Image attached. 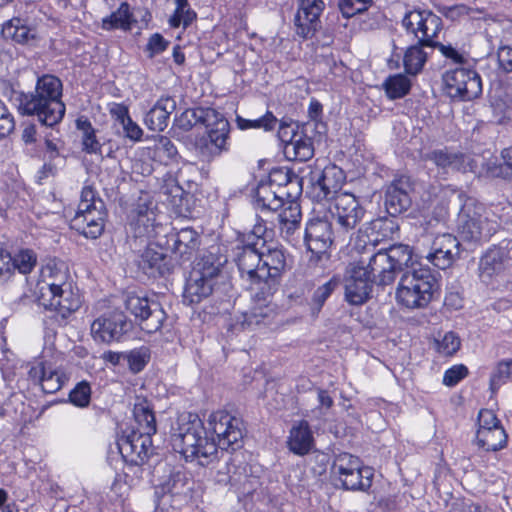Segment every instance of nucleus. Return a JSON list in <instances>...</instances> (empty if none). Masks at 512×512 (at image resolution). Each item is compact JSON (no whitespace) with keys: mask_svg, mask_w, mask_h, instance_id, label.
<instances>
[{"mask_svg":"<svg viewBox=\"0 0 512 512\" xmlns=\"http://www.w3.org/2000/svg\"><path fill=\"white\" fill-rule=\"evenodd\" d=\"M34 293L41 306L57 312L62 318L81 306L80 295L75 290L67 266L62 262L49 261L41 268Z\"/></svg>","mask_w":512,"mask_h":512,"instance_id":"1","label":"nucleus"},{"mask_svg":"<svg viewBox=\"0 0 512 512\" xmlns=\"http://www.w3.org/2000/svg\"><path fill=\"white\" fill-rule=\"evenodd\" d=\"M62 91L63 85L58 77L43 75L38 78L33 92L20 96L19 111L25 115L36 116L41 124L53 127L65 115Z\"/></svg>","mask_w":512,"mask_h":512,"instance_id":"2","label":"nucleus"},{"mask_svg":"<svg viewBox=\"0 0 512 512\" xmlns=\"http://www.w3.org/2000/svg\"><path fill=\"white\" fill-rule=\"evenodd\" d=\"M210 437H201L194 428L180 429L174 435V446L182 448H204L211 444L217 448H228L243 439V423L224 410L212 412L207 420Z\"/></svg>","mask_w":512,"mask_h":512,"instance_id":"3","label":"nucleus"},{"mask_svg":"<svg viewBox=\"0 0 512 512\" xmlns=\"http://www.w3.org/2000/svg\"><path fill=\"white\" fill-rule=\"evenodd\" d=\"M227 261L228 257L222 247L211 246L190 272L184 289V302L192 305L210 296Z\"/></svg>","mask_w":512,"mask_h":512,"instance_id":"4","label":"nucleus"},{"mask_svg":"<svg viewBox=\"0 0 512 512\" xmlns=\"http://www.w3.org/2000/svg\"><path fill=\"white\" fill-rule=\"evenodd\" d=\"M261 258L260 306H253L249 316V322L256 324L273 313L271 299L278 291L282 275L287 268V254L282 247L269 248L266 252H261Z\"/></svg>","mask_w":512,"mask_h":512,"instance_id":"5","label":"nucleus"},{"mask_svg":"<svg viewBox=\"0 0 512 512\" xmlns=\"http://www.w3.org/2000/svg\"><path fill=\"white\" fill-rule=\"evenodd\" d=\"M436 288V278L429 267L413 266L402 275L396 299L401 306L408 309L425 308L431 302Z\"/></svg>","mask_w":512,"mask_h":512,"instance_id":"6","label":"nucleus"},{"mask_svg":"<svg viewBox=\"0 0 512 512\" xmlns=\"http://www.w3.org/2000/svg\"><path fill=\"white\" fill-rule=\"evenodd\" d=\"M499 224L495 215L483 204L467 198L458 215V232L463 241L480 244L496 233Z\"/></svg>","mask_w":512,"mask_h":512,"instance_id":"7","label":"nucleus"},{"mask_svg":"<svg viewBox=\"0 0 512 512\" xmlns=\"http://www.w3.org/2000/svg\"><path fill=\"white\" fill-rule=\"evenodd\" d=\"M133 415L136 426L122 430L117 438L118 448L129 445L131 448H150L152 436L157 431L156 419L152 407L147 400L135 403Z\"/></svg>","mask_w":512,"mask_h":512,"instance_id":"8","label":"nucleus"},{"mask_svg":"<svg viewBox=\"0 0 512 512\" xmlns=\"http://www.w3.org/2000/svg\"><path fill=\"white\" fill-rule=\"evenodd\" d=\"M261 252L256 249V244L248 242L238 244L233 249V261L235 262L241 279L251 291L254 306H260L261 288Z\"/></svg>","mask_w":512,"mask_h":512,"instance_id":"9","label":"nucleus"},{"mask_svg":"<svg viewBox=\"0 0 512 512\" xmlns=\"http://www.w3.org/2000/svg\"><path fill=\"white\" fill-rule=\"evenodd\" d=\"M329 212L337 228L339 237H345L352 232L364 217L365 210L356 197L348 192L337 194L329 204Z\"/></svg>","mask_w":512,"mask_h":512,"instance_id":"10","label":"nucleus"},{"mask_svg":"<svg viewBox=\"0 0 512 512\" xmlns=\"http://www.w3.org/2000/svg\"><path fill=\"white\" fill-rule=\"evenodd\" d=\"M125 308L140 321L141 328L147 333L160 330L166 319L161 304L146 295L129 293L125 298Z\"/></svg>","mask_w":512,"mask_h":512,"instance_id":"11","label":"nucleus"},{"mask_svg":"<svg viewBox=\"0 0 512 512\" xmlns=\"http://www.w3.org/2000/svg\"><path fill=\"white\" fill-rule=\"evenodd\" d=\"M402 25L414 34L420 46L433 47L438 44V34L443 29L442 19L428 10H412L405 14Z\"/></svg>","mask_w":512,"mask_h":512,"instance_id":"12","label":"nucleus"},{"mask_svg":"<svg viewBox=\"0 0 512 512\" xmlns=\"http://www.w3.org/2000/svg\"><path fill=\"white\" fill-rule=\"evenodd\" d=\"M447 94L454 99L470 101L482 93L480 75L472 69L456 68L443 75Z\"/></svg>","mask_w":512,"mask_h":512,"instance_id":"13","label":"nucleus"},{"mask_svg":"<svg viewBox=\"0 0 512 512\" xmlns=\"http://www.w3.org/2000/svg\"><path fill=\"white\" fill-rule=\"evenodd\" d=\"M373 282L367 272L355 262L350 263L344 276V297L350 305H362L368 301L372 292Z\"/></svg>","mask_w":512,"mask_h":512,"instance_id":"14","label":"nucleus"},{"mask_svg":"<svg viewBox=\"0 0 512 512\" xmlns=\"http://www.w3.org/2000/svg\"><path fill=\"white\" fill-rule=\"evenodd\" d=\"M127 329L126 317L121 312H111L100 316L91 325L94 340L103 343L119 341Z\"/></svg>","mask_w":512,"mask_h":512,"instance_id":"15","label":"nucleus"},{"mask_svg":"<svg viewBox=\"0 0 512 512\" xmlns=\"http://www.w3.org/2000/svg\"><path fill=\"white\" fill-rule=\"evenodd\" d=\"M325 8L322 0H298V10L295 15L297 35L311 38L320 27V15Z\"/></svg>","mask_w":512,"mask_h":512,"instance_id":"16","label":"nucleus"},{"mask_svg":"<svg viewBox=\"0 0 512 512\" xmlns=\"http://www.w3.org/2000/svg\"><path fill=\"white\" fill-rule=\"evenodd\" d=\"M193 487L189 478L182 473H175L160 486L155 488V496L159 502L165 495H170L171 506L182 508L192 499Z\"/></svg>","mask_w":512,"mask_h":512,"instance_id":"17","label":"nucleus"},{"mask_svg":"<svg viewBox=\"0 0 512 512\" xmlns=\"http://www.w3.org/2000/svg\"><path fill=\"white\" fill-rule=\"evenodd\" d=\"M313 193L317 200H328L331 202L333 198L340 194V189L345 182L343 170L336 165L326 166L317 177L313 176Z\"/></svg>","mask_w":512,"mask_h":512,"instance_id":"18","label":"nucleus"},{"mask_svg":"<svg viewBox=\"0 0 512 512\" xmlns=\"http://www.w3.org/2000/svg\"><path fill=\"white\" fill-rule=\"evenodd\" d=\"M215 122L207 131V138L204 139L200 151L204 156L216 157L224 152H228L230 148L229 133L230 124L219 113L213 117Z\"/></svg>","mask_w":512,"mask_h":512,"instance_id":"19","label":"nucleus"},{"mask_svg":"<svg viewBox=\"0 0 512 512\" xmlns=\"http://www.w3.org/2000/svg\"><path fill=\"white\" fill-rule=\"evenodd\" d=\"M460 254V242L452 234H442L435 237L431 252L426 259L439 269L450 267Z\"/></svg>","mask_w":512,"mask_h":512,"instance_id":"20","label":"nucleus"},{"mask_svg":"<svg viewBox=\"0 0 512 512\" xmlns=\"http://www.w3.org/2000/svg\"><path fill=\"white\" fill-rule=\"evenodd\" d=\"M29 378L39 384L43 392L52 394L59 391L66 381L65 374L50 363L36 361L29 364Z\"/></svg>","mask_w":512,"mask_h":512,"instance_id":"21","label":"nucleus"},{"mask_svg":"<svg viewBox=\"0 0 512 512\" xmlns=\"http://www.w3.org/2000/svg\"><path fill=\"white\" fill-rule=\"evenodd\" d=\"M410 191L411 183L405 176L394 179L388 185L385 193V206L390 215L396 216L410 207Z\"/></svg>","mask_w":512,"mask_h":512,"instance_id":"22","label":"nucleus"},{"mask_svg":"<svg viewBox=\"0 0 512 512\" xmlns=\"http://www.w3.org/2000/svg\"><path fill=\"white\" fill-rule=\"evenodd\" d=\"M354 262L361 264L372 282L378 280L380 285H389L396 278L397 274L393 269V264L388 262L386 253L383 250L371 255L368 259L362 257Z\"/></svg>","mask_w":512,"mask_h":512,"instance_id":"23","label":"nucleus"},{"mask_svg":"<svg viewBox=\"0 0 512 512\" xmlns=\"http://www.w3.org/2000/svg\"><path fill=\"white\" fill-rule=\"evenodd\" d=\"M304 243L307 249L330 250L333 243L331 222L324 218L310 219L306 224Z\"/></svg>","mask_w":512,"mask_h":512,"instance_id":"24","label":"nucleus"},{"mask_svg":"<svg viewBox=\"0 0 512 512\" xmlns=\"http://www.w3.org/2000/svg\"><path fill=\"white\" fill-rule=\"evenodd\" d=\"M139 268L149 277L163 276L172 269L170 258L165 250L157 245H149L141 254Z\"/></svg>","mask_w":512,"mask_h":512,"instance_id":"25","label":"nucleus"},{"mask_svg":"<svg viewBox=\"0 0 512 512\" xmlns=\"http://www.w3.org/2000/svg\"><path fill=\"white\" fill-rule=\"evenodd\" d=\"M106 208L95 209L84 215H75L71 219V227L86 238L96 239L102 235L105 227Z\"/></svg>","mask_w":512,"mask_h":512,"instance_id":"26","label":"nucleus"},{"mask_svg":"<svg viewBox=\"0 0 512 512\" xmlns=\"http://www.w3.org/2000/svg\"><path fill=\"white\" fill-rule=\"evenodd\" d=\"M172 238V252L182 262L191 260L201 244L199 233L190 227L182 228L172 235Z\"/></svg>","mask_w":512,"mask_h":512,"instance_id":"27","label":"nucleus"},{"mask_svg":"<svg viewBox=\"0 0 512 512\" xmlns=\"http://www.w3.org/2000/svg\"><path fill=\"white\" fill-rule=\"evenodd\" d=\"M176 109V102L171 97H161L146 113L144 124L151 131L161 132L168 126L171 113Z\"/></svg>","mask_w":512,"mask_h":512,"instance_id":"28","label":"nucleus"},{"mask_svg":"<svg viewBox=\"0 0 512 512\" xmlns=\"http://www.w3.org/2000/svg\"><path fill=\"white\" fill-rule=\"evenodd\" d=\"M280 212L277 213L278 227L281 235L289 240L300 228L301 208L297 201L284 202Z\"/></svg>","mask_w":512,"mask_h":512,"instance_id":"29","label":"nucleus"},{"mask_svg":"<svg viewBox=\"0 0 512 512\" xmlns=\"http://www.w3.org/2000/svg\"><path fill=\"white\" fill-rule=\"evenodd\" d=\"M425 161H431L444 172L465 170V155L452 152L447 148L435 149L423 156Z\"/></svg>","mask_w":512,"mask_h":512,"instance_id":"30","label":"nucleus"},{"mask_svg":"<svg viewBox=\"0 0 512 512\" xmlns=\"http://www.w3.org/2000/svg\"><path fill=\"white\" fill-rule=\"evenodd\" d=\"M284 205L280 190L261 182L255 191V206L261 212H277Z\"/></svg>","mask_w":512,"mask_h":512,"instance_id":"31","label":"nucleus"},{"mask_svg":"<svg viewBox=\"0 0 512 512\" xmlns=\"http://www.w3.org/2000/svg\"><path fill=\"white\" fill-rule=\"evenodd\" d=\"M284 154L287 159L305 162L314 155L313 141L303 134H294L292 139L284 145Z\"/></svg>","mask_w":512,"mask_h":512,"instance_id":"32","label":"nucleus"},{"mask_svg":"<svg viewBox=\"0 0 512 512\" xmlns=\"http://www.w3.org/2000/svg\"><path fill=\"white\" fill-rule=\"evenodd\" d=\"M136 22L130 5L122 2L118 9L102 19L101 28L106 31L120 29L129 31Z\"/></svg>","mask_w":512,"mask_h":512,"instance_id":"33","label":"nucleus"},{"mask_svg":"<svg viewBox=\"0 0 512 512\" xmlns=\"http://www.w3.org/2000/svg\"><path fill=\"white\" fill-rule=\"evenodd\" d=\"M383 252L386 253L388 262L393 264V269L395 270L396 274L403 270L404 267L409 270L413 266L419 267V265H422L418 261L414 260L413 251L408 245H393L389 249L383 250Z\"/></svg>","mask_w":512,"mask_h":512,"instance_id":"34","label":"nucleus"},{"mask_svg":"<svg viewBox=\"0 0 512 512\" xmlns=\"http://www.w3.org/2000/svg\"><path fill=\"white\" fill-rule=\"evenodd\" d=\"M1 33L5 39H10L18 44H26L35 37L33 30L26 24V21L19 17H14L5 22Z\"/></svg>","mask_w":512,"mask_h":512,"instance_id":"35","label":"nucleus"},{"mask_svg":"<svg viewBox=\"0 0 512 512\" xmlns=\"http://www.w3.org/2000/svg\"><path fill=\"white\" fill-rule=\"evenodd\" d=\"M505 254L499 248L489 249L480 259L479 272L480 277L490 279L499 274L504 269Z\"/></svg>","mask_w":512,"mask_h":512,"instance_id":"36","label":"nucleus"},{"mask_svg":"<svg viewBox=\"0 0 512 512\" xmlns=\"http://www.w3.org/2000/svg\"><path fill=\"white\" fill-rule=\"evenodd\" d=\"M364 469H371L365 466L361 459L354 456L346 451L340 452L334 459L332 470L338 479L348 476L357 471H363Z\"/></svg>","mask_w":512,"mask_h":512,"instance_id":"37","label":"nucleus"},{"mask_svg":"<svg viewBox=\"0 0 512 512\" xmlns=\"http://www.w3.org/2000/svg\"><path fill=\"white\" fill-rule=\"evenodd\" d=\"M507 434L503 426L493 429H478L476 433L477 445L487 448H504L507 443Z\"/></svg>","mask_w":512,"mask_h":512,"instance_id":"38","label":"nucleus"},{"mask_svg":"<svg viewBox=\"0 0 512 512\" xmlns=\"http://www.w3.org/2000/svg\"><path fill=\"white\" fill-rule=\"evenodd\" d=\"M424 46L420 43L410 46L403 57L405 72L409 75L420 73L427 61V54L423 51Z\"/></svg>","mask_w":512,"mask_h":512,"instance_id":"39","label":"nucleus"},{"mask_svg":"<svg viewBox=\"0 0 512 512\" xmlns=\"http://www.w3.org/2000/svg\"><path fill=\"white\" fill-rule=\"evenodd\" d=\"M373 469H364L339 479L343 489L350 491H367L372 485Z\"/></svg>","mask_w":512,"mask_h":512,"instance_id":"40","label":"nucleus"},{"mask_svg":"<svg viewBox=\"0 0 512 512\" xmlns=\"http://www.w3.org/2000/svg\"><path fill=\"white\" fill-rule=\"evenodd\" d=\"M288 443L289 448H311L314 437L307 421L302 420L291 428Z\"/></svg>","mask_w":512,"mask_h":512,"instance_id":"41","label":"nucleus"},{"mask_svg":"<svg viewBox=\"0 0 512 512\" xmlns=\"http://www.w3.org/2000/svg\"><path fill=\"white\" fill-rule=\"evenodd\" d=\"M76 127L83 134V150L88 154L101 153L102 145L96 138L95 129L91 122L87 118L80 117L76 120Z\"/></svg>","mask_w":512,"mask_h":512,"instance_id":"42","label":"nucleus"},{"mask_svg":"<svg viewBox=\"0 0 512 512\" xmlns=\"http://www.w3.org/2000/svg\"><path fill=\"white\" fill-rule=\"evenodd\" d=\"M388 98L399 99L406 96L411 89V81L404 74L389 76L383 83Z\"/></svg>","mask_w":512,"mask_h":512,"instance_id":"43","label":"nucleus"},{"mask_svg":"<svg viewBox=\"0 0 512 512\" xmlns=\"http://www.w3.org/2000/svg\"><path fill=\"white\" fill-rule=\"evenodd\" d=\"M339 284L340 279L334 276L314 291L310 302V309L313 315H317L321 311L326 300L338 288Z\"/></svg>","mask_w":512,"mask_h":512,"instance_id":"44","label":"nucleus"},{"mask_svg":"<svg viewBox=\"0 0 512 512\" xmlns=\"http://www.w3.org/2000/svg\"><path fill=\"white\" fill-rule=\"evenodd\" d=\"M216 116L217 112L214 109L198 108L194 110H187L181 115L179 119V126L184 130H189L195 124L201 122L208 127L210 125L208 122L211 117Z\"/></svg>","mask_w":512,"mask_h":512,"instance_id":"45","label":"nucleus"},{"mask_svg":"<svg viewBox=\"0 0 512 512\" xmlns=\"http://www.w3.org/2000/svg\"><path fill=\"white\" fill-rule=\"evenodd\" d=\"M105 208L103 200L98 196L96 190L92 186H84L80 195V202L75 215H84L95 209Z\"/></svg>","mask_w":512,"mask_h":512,"instance_id":"46","label":"nucleus"},{"mask_svg":"<svg viewBox=\"0 0 512 512\" xmlns=\"http://www.w3.org/2000/svg\"><path fill=\"white\" fill-rule=\"evenodd\" d=\"M277 123V118L270 111H267L260 118L253 120L245 119L241 116L236 117V124L241 130L263 129L265 131H271L276 127Z\"/></svg>","mask_w":512,"mask_h":512,"instance_id":"47","label":"nucleus"},{"mask_svg":"<svg viewBox=\"0 0 512 512\" xmlns=\"http://www.w3.org/2000/svg\"><path fill=\"white\" fill-rule=\"evenodd\" d=\"M501 156L503 162L489 163L487 171L492 177L510 179L512 178V146L503 149Z\"/></svg>","mask_w":512,"mask_h":512,"instance_id":"48","label":"nucleus"},{"mask_svg":"<svg viewBox=\"0 0 512 512\" xmlns=\"http://www.w3.org/2000/svg\"><path fill=\"white\" fill-rule=\"evenodd\" d=\"M36 263L37 256L32 250H21L12 257L11 270L16 269L21 274H28L34 269Z\"/></svg>","mask_w":512,"mask_h":512,"instance_id":"49","label":"nucleus"},{"mask_svg":"<svg viewBox=\"0 0 512 512\" xmlns=\"http://www.w3.org/2000/svg\"><path fill=\"white\" fill-rule=\"evenodd\" d=\"M461 347V339L453 331L446 332L442 338L436 340L437 352L443 356L454 355Z\"/></svg>","mask_w":512,"mask_h":512,"instance_id":"50","label":"nucleus"},{"mask_svg":"<svg viewBox=\"0 0 512 512\" xmlns=\"http://www.w3.org/2000/svg\"><path fill=\"white\" fill-rule=\"evenodd\" d=\"M512 377V359L500 361L490 378V387L493 391L506 383Z\"/></svg>","mask_w":512,"mask_h":512,"instance_id":"51","label":"nucleus"},{"mask_svg":"<svg viewBox=\"0 0 512 512\" xmlns=\"http://www.w3.org/2000/svg\"><path fill=\"white\" fill-rule=\"evenodd\" d=\"M70 402L77 407H87L91 400V387L86 381L78 383L69 393Z\"/></svg>","mask_w":512,"mask_h":512,"instance_id":"52","label":"nucleus"},{"mask_svg":"<svg viewBox=\"0 0 512 512\" xmlns=\"http://www.w3.org/2000/svg\"><path fill=\"white\" fill-rule=\"evenodd\" d=\"M311 254L307 261V268L311 270V274L316 273L317 269L321 272L325 269L327 263L330 260V253L327 249H307Z\"/></svg>","mask_w":512,"mask_h":512,"instance_id":"53","label":"nucleus"},{"mask_svg":"<svg viewBox=\"0 0 512 512\" xmlns=\"http://www.w3.org/2000/svg\"><path fill=\"white\" fill-rule=\"evenodd\" d=\"M280 192L284 202L297 201L302 193V179L294 173Z\"/></svg>","mask_w":512,"mask_h":512,"instance_id":"54","label":"nucleus"},{"mask_svg":"<svg viewBox=\"0 0 512 512\" xmlns=\"http://www.w3.org/2000/svg\"><path fill=\"white\" fill-rule=\"evenodd\" d=\"M196 19V13L189 7L187 3L183 6L182 10L176 7L173 15L169 19V24L172 28H178L181 24L184 28L188 27Z\"/></svg>","mask_w":512,"mask_h":512,"instance_id":"55","label":"nucleus"},{"mask_svg":"<svg viewBox=\"0 0 512 512\" xmlns=\"http://www.w3.org/2000/svg\"><path fill=\"white\" fill-rule=\"evenodd\" d=\"M116 452L129 466L143 465L150 457L149 450H117Z\"/></svg>","mask_w":512,"mask_h":512,"instance_id":"56","label":"nucleus"},{"mask_svg":"<svg viewBox=\"0 0 512 512\" xmlns=\"http://www.w3.org/2000/svg\"><path fill=\"white\" fill-rule=\"evenodd\" d=\"M370 0H340L339 8L344 17L350 18L367 10Z\"/></svg>","mask_w":512,"mask_h":512,"instance_id":"57","label":"nucleus"},{"mask_svg":"<svg viewBox=\"0 0 512 512\" xmlns=\"http://www.w3.org/2000/svg\"><path fill=\"white\" fill-rule=\"evenodd\" d=\"M170 42L166 40L160 33L152 34L146 44V52L149 58L163 53L169 46Z\"/></svg>","mask_w":512,"mask_h":512,"instance_id":"58","label":"nucleus"},{"mask_svg":"<svg viewBox=\"0 0 512 512\" xmlns=\"http://www.w3.org/2000/svg\"><path fill=\"white\" fill-rule=\"evenodd\" d=\"M468 375V368L463 364L454 365L447 369L443 376V384L448 387L457 385Z\"/></svg>","mask_w":512,"mask_h":512,"instance_id":"59","label":"nucleus"},{"mask_svg":"<svg viewBox=\"0 0 512 512\" xmlns=\"http://www.w3.org/2000/svg\"><path fill=\"white\" fill-rule=\"evenodd\" d=\"M14 128V117L4 102L0 99V138L8 136Z\"/></svg>","mask_w":512,"mask_h":512,"instance_id":"60","label":"nucleus"},{"mask_svg":"<svg viewBox=\"0 0 512 512\" xmlns=\"http://www.w3.org/2000/svg\"><path fill=\"white\" fill-rule=\"evenodd\" d=\"M294 174L288 168H275L269 174L268 184H271L272 187L280 190V188H284V185L289 182L290 177Z\"/></svg>","mask_w":512,"mask_h":512,"instance_id":"61","label":"nucleus"},{"mask_svg":"<svg viewBox=\"0 0 512 512\" xmlns=\"http://www.w3.org/2000/svg\"><path fill=\"white\" fill-rule=\"evenodd\" d=\"M155 151L159 157H166L167 159H174L177 155V149L172 141L164 136H161L160 139L155 144Z\"/></svg>","mask_w":512,"mask_h":512,"instance_id":"62","label":"nucleus"},{"mask_svg":"<svg viewBox=\"0 0 512 512\" xmlns=\"http://www.w3.org/2000/svg\"><path fill=\"white\" fill-rule=\"evenodd\" d=\"M128 365L132 372L138 373L144 369L148 362V354L143 351H131L127 355Z\"/></svg>","mask_w":512,"mask_h":512,"instance_id":"63","label":"nucleus"},{"mask_svg":"<svg viewBox=\"0 0 512 512\" xmlns=\"http://www.w3.org/2000/svg\"><path fill=\"white\" fill-rule=\"evenodd\" d=\"M478 429H493L494 427L501 426L500 421L497 419L495 413L489 409H482L478 413Z\"/></svg>","mask_w":512,"mask_h":512,"instance_id":"64","label":"nucleus"}]
</instances>
